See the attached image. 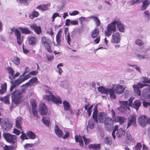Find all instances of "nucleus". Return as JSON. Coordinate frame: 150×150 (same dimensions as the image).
<instances>
[{
	"instance_id": "58836bf2",
	"label": "nucleus",
	"mask_w": 150,
	"mask_h": 150,
	"mask_svg": "<svg viewBox=\"0 0 150 150\" xmlns=\"http://www.w3.org/2000/svg\"><path fill=\"white\" fill-rule=\"evenodd\" d=\"M63 64L62 63H60L58 64L57 66V69L56 70V71L57 73H59V75H61L62 73L63 72L62 68L60 67H63Z\"/></svg>"
},
{
	"instance_id": "20e7f679",
	"label": "nucleus",
	"mask_w": 150,
	"mask_h": 150,
	"mask_svg": "<svg viewBox=\"0 0 150 150\" xmlns=\"http://www.w3.org/2000/svg\"><path fill=\"white\" fill-rule=\"evenodd\" d=\"M146 86L147 88L146 89L144 90V92H145L146 91V93L150 92V85L148 84H143L142 83H139L137 84L134 85L133 86V87L134 88V91L138 95H140V91L139 88H141L143 87Z\"/></svg>"
},
{
	"instance_id": "a18cd8bd",
	"label": "nucleus",
	"mask_w": 150,
	"mask_h": 150,
	"mask_svg": "<svg viewBox=\"0 0 150 150\" xmlns=\"http://www.w3.org/2000/svg\"><path fill=\"white\" fill-rule=\"evenodd\" d=\"M136 57L139 59H147L148 56L147 54H136Z\"/></svg>"
},
{
	"instance_id": "49530a36",
	"label": "nucleus",
	"mask_w": 150,
	"mask_h": 150,
	"mask_svg": "<svg viewBox=\"0 0 150 150\" xmlns=\"http://www.w3.org/2000/svg\"><path fill=\"white\" fill-rule=\"evenodd\" d=\"M63 104L64 110L66 111L68 110L69 109V103L66 101H64Z\"/></svg>"
},
{
	"instance_id": "3c124183",
	"label": "nucleus",
	"mask_w": 150,
	"mask_h": 150,
	"mask_svg": "<svg viewBox=\"0 0 150 150\" xmlns=\"http://www.w3.org/2000/svg\"><path fill=\"white\" fill-rule=\"evenodd\" d=\"M68 82L67 81H64L62 82L60 84L62 87L65 88H68Z\"/></svg>"
},
{
	"instance_id": "9b49d317",
	"label": "nucleus",
	"mask_w": 150,
	"mask_h": 150,
	"mask_svg": "<svg viewBox=\"0 0 150 150\" xmlns=\"http://www.w3.org/2000/svg\"><path fill=\"white\" fill-rule=\"evenodd\" d=\"M62 30L60 29L57 33L56 36V41L58 45H59L61 44V42L64 40L63 36L62 35Z\"/></svg>"
},
{
	"instance_id": "4d7b16f0",
	"label": "nucleus",
	"mask_w": 150,
	"mask_h": 150,
	"mask_svg": "<svg viewBox=\"0 0 150 150\" xmlns=\"http://www.w3.org/2000/svg\"><path fill=\"white\" fill-rule=\"evenodd\" d=\"M13 60V62L16 65H18L19 64L20 59L19 58L17 57H15Z\"/></svg>"
},
{
	"instance_id": "473e14b6",
	"label": "nucleus",
	"mask_w": 150,
	"mask_h": 150,
	"mask_svg": "<svg viewBox=\"0 0 150 150\" xmlns=\"http://www.w3.org/2000/svg\"><path fill=\"white\" fill-rule=\"evenodd\" d=\"M39 15L38 12L36 11H33L29 15V17L31 19H33L34 18L37 17Z\"/></svg>"
},
{
	"instance_id": "774afa93",
	"label": "nucleus",
	"mask_w": 150,
	"mask_h": 150,
	"mask_svg": "<svg viewBox=\"0 0 150 150\" xmlns=\"http://www.w3.org/2000/svg\"><path fill=\"white\" fill-rule=\"evenodd\" d=\"M47 60L49 61H52L54 59V57L53 55H47Z\"/></svg>"
},
{
	"instance_id": "79ce46f5",
	"label": "nucleus",
	"mask_w": 150,
	"mask_h": 150,
	"mask_svg": "<svg viewBox=\"0 0 150 150\" xmlns=\"http://www.w3.org/2000/svg\"><path fill=\"white\" fill-rule=\"evenodd\" d=\"M91 18H93L95 22L96 25L97 26H98L100 25V21L99 19L96 16H91Z\"/></svg>"
},
{
	"instance_id": "c03bdc74",
	"label": "nucleus",
	"mask_w": 150,
	"mask_h": 150,
	"mask_svg": "<svg viewBox=\"0 0 150 150\" xmlns=\"http://www.w3.org/2000/svg\"><path fill=\"white\" fill-rule=\"evenodd\" d=\"M31 1V0H19L18 2L21 4H23L25 6H27Z\"/></svg>"
},
{
	"instance_id": "a19ab883",
	"label": "nucleus",
	"mask_w": 150,
	"mask_h": 150,
	"mask_svg": "<svg viewBox=\"0 0 150 150\" xmlns=\"http://www.w3.org/2000/svg\"><path fill=\"white\" fill-rule=\"evenodd\" d=\"M113 125L114 123L109 124L106 123L104 125L106 130L108 131H110L112 129Z\"/></svg>"
},
{
	"instance_id": "0eeeda50",
	"label": "nucleus",
	"mask_w": 150,
	"mask_h": 150,
	"mask_svg": "<svg viewBox=\"0 0 150 150\" xmlns=\"http://www.w3.org/2000/svg\"><path fill=\"white\" fill-rule=\"evenodd\" d=\"M136 115L134 114L130 115L128 117L127 119L128 123L127 128H128L132 125L134 127L136 126Z\"/></svg>"
},
{
	"instance_id": "a878e982",
	"label": "nucleus",
	"mask_w": 150,
	"mask_h": 150,
	"mask_svg": "<svg viewBox=\"0 0 150 150\" xmlns=\"http://www.w3.org/2000/svg\"><path fill=\"white\" fill-rule=\"evenodd\" d=\"M115 93V90H114L113 88H109L108 91V94L109 93L110 98L115 99L116 98V96Z\"/></svg>"
},
{
	"instance_id": "ddd939ff",
	"label": "nucleus",
	"mask_w": 150,
	"mask_h": 150,
	"mask_svg": "<svg viewBox=\"0 0 150 150\" xmlns=\"http://www.w3.org/2000/svg\"><path fill=\"white\" fill-rule=\"evenodd\" d=\"M116 25L117 26V28L119 31L121 32H123L125 30V25L122 24L119 20H115Z\"/></svg>"
},
{
	"instance_id": "4be33fe9",
	"label": "nucleus",
	"mask_w": 150,
	"mask_h": 150,
	"mask_svg": "<svg viewBox=\"0 0 150 150\" xmlns=\"http://www.w3.org/2000/svg\"><path fill=\"white\" fill-rule=\"evenodd\" d=\"M88 148L91 150H98L100 149V144H90L88 146Z\"/></svg>"
},
{
	"instance_id": "5701e85b",
	"label": "nucleus",
	"mask_w": 150,
	"mask_h": 150,
	"mask_svg": "<svg viewBox=\"0 0 150 150\" xmlns=\"http://www.w3.org/2000/svg\"><path fill=\"white\" fill-rule=\"evenodd\" d=\"M41 42L42 45L45 46L50 44L51 41L47 38L45 36H42L41 38Z\"/></svg>"
},
{
	"instance_id": "680f3d73",
	"label": "nucleus",
	"mask_w": 150,
	"mask_h": 150,
	"mask_svg": "<svg viewBox=\"0 0 150 150\" xmlns=\"http://www.w3.org/2000/svg\"><path fill=\"white\" fill-rule=\"evenodd\" d=\"M93 107V105L91 106H90L89 107H88V110H87V112L88 114V116L89 117H90L91 115L92 112L91 110L92 109Z\"/></svg>"
},
{
	"instance_id": "6e6d98bb",
	"label": "nucleus",
	"mask_w": 150,
	"mask_h": 150,
	"mask_svg": "<svg viewBox=\"0 0 150 150\" xmlns=\"http://www.w3.org/2000/svg\"><path fill=\"white\" fill-rule=\"evenodd\" d=\"M21 135L20 136V138L23 140L25 139H28V138L26 136V134L24 132H22Z\"/></svg>"
},
{
	"instance_id": "412c9836",
	"label": "nucleus",
	"mask_w": 150,
	"mask_h": 150,
	"mask_svg": "<svg viewBox=\"0 0 150 150\" xmlns=\"http://www.w3.org/2000/svg\"><path fill=\"white\" fill-rule=\"evenodd\" d=\"M22 119L21 116H18L16 120V127L18 129H21V125L22 124Z\"/></svg>"
},
{
	"instance_id": "c9c22d12",
	"label": "nucleus",
	"mask_w": 150,
	"mask_h": 150,
	"mask_svg": "<svg viewBox=\"0 0 150 150\" xmlns=\"http://www.w3.org/2000/svg\"><path fill=\"white\" fill-rule=\"evenodd\" d=\"M48 5V4H47L40 5L37 7V8L40 9V10L44 11L47 10Z\"/></svg>"
},
{
	"instance_id": "423d86ee",
	"label": "nucleus",
	"mask_w": 150,
	"mask_h": 150,
	"mask_svg": "<svg viewBox=\"0 0 150 150\" xmlns=\"http://www.w3.org/2000/svg\"><path fill=\"white\" fill-rule=\"evenodd\" d=\"M3 136L7 142L14 144L15 146H16L17 137L16 136L9 133H4Z\"/></svg>"
},
{
	"instance_id": "cd10ccee",
	"label": "nucleus",
	"mask_w": 150,
	"mask_h": 150,
	"mask_svg": "<svg viewBox=\"0 0 150 150\" xmlns=\"http://www.w3.org/2000/svg\"><path fill=\"white\" fill-rule=\"evenodd\" d=\"M6 70L8 71V72L10 75L8 77L9 79L11 80H12V78H13V74H14L15 71L13 70V68L10 67H7L6 68Z\"/></svg>"
},
{
	"instance_id": "2eb2a0df",
	"label": "nucleus",
	"mask_w": 150,
	"mask_h": 150,
	"mask_svg": "<svg viewBox=\"0 0 150 150\" xmlns=\"http://www.w3.org/2000/svg\"><path fill=\"white\" fill-rule=\"evenodd\" d=\"M125 88L122 85H118L115 87L114 90L115 93L120 94L123 93Z\"/></svg>"
},
{
	"instance_id": "2f4dec72",
	"label": "nucleus",
	"mask_w": 150,
	"mask_h": 150,
	"mask_svg": "<svg viewBox=\"0 0 150 150\" xmlns=\"http://www.w3.org/2000/svg\"><path fill=\"white\" fill-rule=\"evenodd\" d=\"M104 142L108 146L111 145L112 144V138L110 137H106L104 139Z\"/></svg>"
},
{
	"instance_id": "de8ad7c7",
	"label": "nucleus",
	"mask_w": 150,
	"mask_h": 150,
	"mask_svg": "<svg viewBox=\"0 0 150 150\" xmlns=\"http://www.w3.org/2000/svg\"><path fill=\"white\" fill-rule=\"evenodd\" d=\"M14 34L16 38L21 37V32L17 29H16L14 30Z\"/></svg>"
},
{
	"instance_id": "6ab92c4d",
	"label": "nucleus",
	"mask_w": 150,
	"mask_h": 150,
	"mask_svg": "<svg viewBox=\"0 0 150 150\" xmlns=\"http://www.w3.org/2000/svg\"><path fill=\"white\" fill-rule=\"evenodd\" d=\"M55 133L59 137H62L63 133L62 131L59 129L57 125H55L54 128Z\"/></svg>"
},
{
	"instance_id": "4c0bfd02",
	"label": "nucleus",
	"mask_w": 150,
	"mask_h": 150,
	"mask_svg": "<svg viewBox=\"0 0 150 150\" xmlns=\"http://www.w3.org/2000/svg\"><path fill=\"white\" fill-rule=\"evenodd\" d=\"M28 41L30 44L32 45H35L36 43V38L34 37H29Z\"/></svg>"
},
{
	"instance_id": "aec40b11",
	"label": "nucleus",
	"mask_w": 150,
	"mask_h": 150,
	"mask_svg": "<svg viewBox=\"0 0 150 150\" xmlns=\"http://www.w3.org/2000/svg\"><path fill=\"white\" fill-rule=\"evenodd\" d=\"M109 88H106L102 86H100L98 88V91L101 93L108 95V91Z\"/></svg>"
},
{
	"instance_id": "37998d69",
	"label": "nucleus",
	"mask_w": 150,
	"mask_h": 150,
	"mask_svg": "<svg viewBox=\"0 0 150 150\" xmlns=\"http://www.w3.org/2000/svg\"><path fill=\"white\" fill-rule=\"evenodd\" d=\"M19 29L21 30V32L23 34H29L31 33V31L28 30L27 28H20Z\"/></svg>"
},
{
	"instance_id": "13d9d810",
	"label": "nucleus",
	"mask_w": 150,
	"mask_h": 150,
	"mask_svg": "<svg viewBox=\"0 0 150 150\" xmlns=\"http://www.w3.org/2000/svg\"><path fill=\"white\" fill-rule=\"evenodd\" d=\"M2 101L4 102L5 103L8 104H9L8 97V96H6L3 97Z\"/></svg>"
},
{
	"instance_id": "393cba45",
	"label": "nucleus",
	"mask_w": 150,
	"mask_h": 150,
	"mask_svg": "<svg viewBox=\"0 0 150 150\" xmlns=\"http://www.w3.org/2000/svg\"><path fill=\"white\" fill-rule=\"evenodd\" d=\"M141 104L142 103L139 100H136L134 101L132 105V107L137 110L141 106Z\"/></svg>"
},
{
	"instance_id": "6e6552de",
	"label": "nucleus",
	"mask_w": 150,
	"mask_h": 150,
	"mask_svg": "<svg viewBox=\"0 0 150 150\" xmlns=\"http://www.w3.org/2000/svg\"><path fill=\"white\" fill-rule=\"evenodd\" d=\"M121 37L119 33H114L112 36V38L111 41L112 43L117 44L120 41Z\"/></svg>"
},
{
	"instance_id": "4468645a",
	"label": "nucleus",
	"mask_w": 150,
	"mask_h": 150,
	"mask_svg": "<svg viewBox=\"0 0 150 150\" xmlns=\"http://www.w3.org/2000/svg\"><path fill=\"white\" fill-rule=\"evenodd\" d=\"M134 142L133 139L132 137L131 134L129 133H127L125 143L128 145H132Z\"/></svg>"
},
{
	"instance_id": "9d476101",
	"label": "nucleus",
	"mask_w": 150,
	"mask_h": 150,
	"mask_svg": "<svg viewBox=\"0 0 150 150\" xmlns=\"http://www.w3.org/2000/svg\"><path fill=\"white\" fill-rule=\"evenodd\" d=\"M39 110L41 114L42 115H46L47 112V107L44 103L40 104Z\"/></svg>"
},
{
	"instance_id": "603ef678",
	"label": "nucleus",
	"mask_w": 150,
	"mask_h": 150,
	"mask_svg": "<svg viewBox=\"0 0 150 150\" xmlns=\"http://www.w3.org/2000/svg\"><path fill=\"white\" fill-rule=\"evenodd\" d=\"M143 0H132L130 2V5L132 6L136 4H139L142 2Z\"/></svg>"
},
{
	"instance_id": "f3484780",
	"label": "nucleus",
	"mask_w": 150,
	"mask_h": 150,
	"mask_svg": "<svg viewBox=\"0 0 150 150\" xmlns=\"http://www.w3.org/2000/svg\"><path fill=\"white\" fill-rule=\"evenodd\" d=\"M95 127L94 121L93 119H90L88 121V125L86 126V130L87 132L89 131V129H93Z\"/></svg>"
},
{
	"instance_id": "f03ea898",
	"label": "nucleus",
	"mask_w": 150,
	"mask_h": 150,
	"mask_svg": "<svg viewBox=\"0 0 150 150\" xmlns=\"http://www.w3.org/2000/svg\"><path fill=\"white\" fill-rule=\"evenodd\" d=\"M45 90L46 93L49 94L48 95H45L43 96V98L46 100L49 101L52 100L56 104H62V101L61 99L58 97H55L52 94V93L50 91L51 90L50 88H48Z\"/></svg>"
},
{
	"instance_id": "69168bd1",
	"label": "nucleus",
	"mask_w": 150,
	"mask_h": 150,
	"mask_svg": "<svg viewBox=\"0 0 150 150\" xmlns=\"http://www.w3.org/2000/svg\"><path fill=\"white\" fill-rule=\"evenodd\" d=\"M142 147V144L140 143H137L135 146V149L136 150H140Z\"/></svg>"
},
{
	"instance_id": "1a4fd4ad",
	"label": "nucleus",
	"mask_w": 150,
	"mask_h": 150,
	"mask_svg": "<svg viewBox=\"0 0 150 150\" xmlns=\"http://www.w3.org/2000/svg\"><path fill=\"white\" fill-rule=\"evenodd\" d=\"M149 119L145 115L141 116L139 119V123L142 127L145 126L148 123Z\"/></svg>"
},
{
	"instance_id": "e433bc0d",
	"label": "nucleus",
	"mask_w": 150,
	"mask_h": 150,
	"mask_svg": "<svg viewBox=\"0 0 150 150\" xmlns=\"http://www.w3.org/2000/svg\"><path fill=\"white\" fill-rule=\"evenodd\" d=\"M1 88L0 89V94H2L6 92L7 88V84L5 82L4 84H1Z\"/></svg>"
},
{
	"instance_id": "bb28decb",
	"label": "nucleus",
	"mask_w": 150,
	"mask_h": 150,
	"mask_svg": "<svg viewBox=\"0 0 150 150\" xmlns=\"http://www.w3.org/2000/svg\"><path fill=\"white\" fill-rule=\"evenodd\" d=\"M126 120V118L124 117L117 116L114 120V122H118L120 123V124H122L125 122Z\"/></svg>"
},
{
	"instance_id": "39448f33",
	"label": "nucleus",
	"mask_w": 150,
	"mask_h": 150,
	"mask_svg": "<svg viewBox=\"0 0 150 150\" xmlns=\"http://www.w3.org/2000/svg\"><path fill=\"white\" fill-rule=\"evenodd\" d=\"M107 30L104 32L106 36H109L111 34L115 32L116 30V25L115 20L109 24L107 27Z\"/></svg>"
},
{
	"instance_id": "7c9ffc66",
	"label": "nucleus",
	"mask_w": 150,
	"mask_h": 150,
	"mask_svg": "<svg viewBox=\"0 0 150 150\" xmlns=\"http://www.w3.org/2000/svg\"><path fill=\"white\" fill-rule=\"evenodd\" d=\"M75 141L76 142H79L80 146H82L83 144V142L82 138L80 136L76 135L75 137Z\"/></svg>"
},
{
	"instance_id": "f257e3e1",
	"label": "nucleus",
	"mask_w": 150,
	"mask_h": 150,
	"mask_svg": "<svg viewBox=\"0 0 150 150\" xmlns=\"http://www.w3.org/2000/svg\"><path fill=\"white\" fill-rule=\"evenodd\" d=\"M22 92L18 90L14 91L11 94L12 102L11 106L10 108V110L12 109V108L15 107L21 103L22 98Z\"/></svg>"
},
{
	"instance_id": "5fc2aeb1",
	"label": "nucleus",
	"mask_w": 150,
	"mask_h": 150,
	"mask_svg": "<svg viewBox=\"0 0 150 150\" xmlns=\"http://www.w3.org/2000/svg\"><path fill=\"white\" fill-rule=\"evenodd\" d=\"M142 82L144 83H150V79L146 77H143L142 79Z\"/></svg>"
},
{
	"instance_id": "ea45409f",
	"label": "nucleus",
	"mask_w": 150,
	"mask_h": 150,
	"mask_svg": "<svg viewBox=\"0 0 150 150\" xmlns=\"http://www.w3.org/2000/svg\"><path fill=\"white\" fill-rule=\"evenodd\" d=\"M99 33V31L98 28H96L92 31L91 37L93 38H95L97 37Z\"/></svg>"
},
{
	"instance_id": "c85d7f7f",
	"label": "nucleus",
	"mask_w": 150,
	"mask_h": 150,
	"mask_svg": "<svg viewBox=\"0 0 150 150\" xmlns=\"http://www.w3.org/2000/svg\"><path fill=\"white\" fill-rule=\"evenodd\" d=\"M143 16L146 21H149L150 13L149 10H147L145 11L143 13Z\"/></svg>"
},
{
	"instance_id": "e2e57ef3",
	"label": "nucleus",
	"mask_w": 150,
	"mask_h": 150,
	"mask_svg": "<svg viewBox=\"0 0 150 150\" xmlns=\"http://www.w3.org/2000/svg\"><path fill=\"white\" fill-rule=\"evenodd\" d=\"M66 39L67 40L68 43L69 45H70V42H71V39L69 33H68L67 36L66 37Z\"/></svg>"
},
{
	"instance_id": "864d4df0",
	"label": "nucleus",
	"mask_w": 150,
	"mask_h": 150,
	"mask_svg": "<svg viewBox=\"0 0 150 150\" xmlns=\"http://www.w3.org/2000/svg\"><path fill=\"white\" fill-rule=\"evenodd\" d=\"M135 43L136 45L140 46L143 45L144 44V43L142 41L139 39H137L135 41Z\"/></svg>"
},
{
	"instance_id": "b1692460",
	"label": "nucleus",
	"mask_w": 150,
	"mask_h": 150,
	"mask_svg": "<svg viewBox=\"0 0 150 150\" xmlns=\"http://www.w3.org/2000/svg\"><path fill=\"white\" fill-rule=\"evenodd\" d=\"M125 134V129L121 128L117 130L116 135L117 137H120L124 136Z\"/></svg>"
},
{
	"instance_id": "338daca9",
	"label": "nucleus",
	"mask_w": 150,
	"mask_h": 150,
	"mask_svg": "<svg viewBox=\"0 0 150 150\" xmlns=\"http://www.w3.org/2000/svg\"><path fill=\"white\" fill-rule=\"evenodd\" d=\"M57 16L60 17V16L59 15V13H54L52 17V21L53 22L54 21L55 18Z\"/></svg>"
},
{
	"instance_id": "052dcab7",
	"label": "nucleus",
	"mask_w": 150,
	"mask_h": 150,
	"mask_svg": "<svg viewBox=\"0 0 150 150\" xmlns=\"http://www.w3.org/2000/svg\"><path fill=\"white\" fill-rule=\"evenodd\" d=\"M45 48L47 49V51L49 52H52V51L51 48V47L50 44H48L44 46Z\"/></svg>"
},
{
	"instance_id": "7ed1b4c3",
	"label": "nucleus",
	"mask_w": 150,
	"mask_h": 150,
	"mask_svg": "<svg viewBox=\"0 0 150 150\" xmlns=\"http://www.w3.org/2000/svg\"><path fill=\"white\" fill-rule=\"evenodd\" d=\"M98 111L97 108H94V111L92 115V117L94 119V121L98 122V119L99 122L100 123L104 121L105 119L107 117H106V114L104 112H100L98 115L97 114Z\"/></svg>"
},
{
	"instance_id": "c756f323",
	"label": "nucleus",
	"mask_w": 150,
	"mask_h": 150,
	"mask_svg": "<svg viewBox=\"0 0 150 150\" xmlns=\"http://www.w3.org/2000/svg\"><path fill=\"white\" fill-rule=\"evenodd\" d=\"M150 4V1L149 0H145L143 2V5L141 7V9L142 10H144L146 9L149 6Z\"/></svg>"
},
{
	"instance_id": "09e8293b",
	"label": "nucleus",
	"mask_w": 150,
	"mask_h": 150,
	"mask_svg": "<svg viewBox=\"0 0 150 150\" xmlns=\"http://www.w3.org/2000/svg\"><path fill=\"white\" fill-rule=\"evenodd\" d=\"M43 122L47 126H49L50 123V120L49 118L43 117L42 119Z\"/></svg>"
},
{
	"instance_id": "bf43d9fd",
	"label": "nucleus",
	"mask_w": 150,
	"mask_h": 150,
	"mask_svg": "<svg viewBox=\"0 0 150 150\" xmlns=\"http://www.w3.org/2000/svg\"><path fill=\"white\" fill-rule=\"evenodd\" d=\"M17 42L19 45H20L22 43L23 40V36L16 38Z\"/></svg>"
},
{
	"instance_id": "f704fd0d",
	"label": "nucleus",
	"mask_w": 150,
	"mask_h": 150,
	"mask_svg": "<svg viewBox=\"0 0 150 150\" xmlns=\"http://www.w3.org/2000/svg\"><path fill=\"white\" fill-rule=\"evenodd\" d=\"M23 82L22 79L21 78L17 79L14 82L11 81V84H13L16 87V86L19 85Z\"/></svg>"
},
{
	"instance_id": "8fccbe9b",
	"label": "nucleus",
	"mask_w": 150,
	"mask_h": 150,
	"mask_svg": "<svg viewBox=\"0 0 150 150\" xmlns=\"http://www.w3.org/2000/svg\"><path fill=\"white\" fill-rule=\"evenodd\" d=\"M114 121V120H112L111 118L108 117L105 119L104 122L105 124L106 123L109 124L110 123H113Z\"/></svg>"
},
{
	"instance_id": "0e129e2a",
	"label": "nucleus",
	"mask_w": 150,
	"mask_h": 150,
	"mask_svg": "<svg viewBox=\"0 0 150 150\" xmlns=\"http://www.w3.org/2000/svg\"><path fill=\"white\" fill-rule=\"evenodd\" d=\"M82 138L84 140L85 145L88 144L91 141L90 139H87L84 136H83Z\"/></svg>"
},
{
	"instance_id": "72a5a7b5",
	"label": "nucleus",
	"mask_w": 150,
	"mask_h": 150,
	"mask_svg": "<svg viewBox=\"0 0 150 150\" xmlns=\"http://www.w3.org/2000/svg\"><path fill=\"white\" fill-rule=\"evenodd\" d=\"M26 135L29 137L30 139H34L36 138V136L34 133L30 131H28L26 132Z\"/></svg>"
},
{
	"instance_id": "a211bd4d",
	"label": "nucleus",
	"mask_w": 150,
	"mask_h": 150,
	"mask_svg": "<svg viewBox=\"0 0 150 150\" xmlns=\"http://www.w3.org/2000/svg\"><path fill=\"white\" fill-rule=\"evenodd\" d=\"M38 79L36 77H33L30 79L28 81V82L24 84L22 86L24 87L25 86H26V87L28 86H29L31 84H32L34 83L37 82Z\"/></svg>"
},
{
	"instance_id": "dca6fc26",
	"label": "nucleus",
	"mask_w": 150,
	"mask_h": 150,
	"mask_svg": "<svg viewBox=\"0 0 150 150\" xmlns=\"http://www.w3.org/2000/svg\"><path fill=\"white\" fill-rule=\"evenodd\" d=\"M120 108H123L125 110H127V109L129 110L130 109V108H129L130 106L128 104L127 101H120Z\"/></svg>"
},
{
	"instance_id": "f8f14e48",
	"label": "nucleus",
	"mask_w": 150,
	"mask_h": 150,
	"mask_svg": "<svg viewBox=\"0 0 150 150\" xmlns=\"http://www.w3.org/2000/svg\"><path fill=\"white\" fill-rule=\"evenodd\" d=\"M30 28L34 30L35 32L38 34H40L42 33L40 26H37L35 23H33L30 25Z\"/></svg>"
}]
</instances>
